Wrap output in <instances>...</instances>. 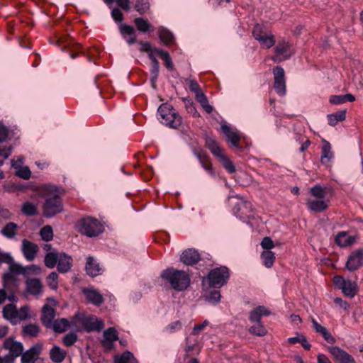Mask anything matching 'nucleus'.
<instances>
[{
  "mask_svg": "<svg viewBox=\"0 0 363 363\" xmlns=\"http://www.w3.org/2000/svg\"><path fill=\"white\" fill-rule=\"evenodd\" d=\"M160 65L158 63L152 64L150 69V82L151 85L154 89H156V82L159 75Z\"/></svg>",
  "mask_w": 363,
  "mask_h": 363,
  "instance_id": "nucleus-49",
  "label": "nucleus"
},
{
  "mask_svg": "<svg viewBox=\"0 0 363 363\" xmlns=\"http://www.w3.org/2000/svg\"><path fill=\"white\" fill-rule=\"evenodd\" d=\"M69 322L66 318H59L55 320L50 328H52L55 333H64L68 328H69Z\"/></svg>",
  "mask_w": 363,
  "mask_h": 363,
  "instance_id": "nucleus-38",
  "label": "nucleus"
},
{
  "mask_svg": "<svg viewBox=\"0 0 363 363\" xmlns=\"http://www.w3.org/2000/svg\"><path fill=\"white\" fill-rule=\"evenodd\" d=\"M220 297L221 295L220 291L217 290H213L211 291L210 294L205 297V300L211 304L216 305L220 301Z\"/></svg>",
  "mask_w": 363,
  "mask_h": 363,
  "instance_id": "nucleus-54",
  "label": "nucleus"
},
{
  "mask_svg": "<svg viewBox=\"0 0 363 363\" xmlns=\"http://www.w3.org/2000/svg\"><path fill=\"white\" fill-rule=\"evenodd\" d=\"M161 277L169 282L172 288L176 291L185 290L190 284L189 276L185 272L174 268L164 270Z\"/></svg>",
  "mask_w": 363,
  "mask_h": 363,
  "instance_id": "nucleus-3",
  "label": "nucleus"
},
{
  "mask_svg": "<svg viewBox=\"0 0 363 363\" xmlns=\"http://www.w3.org/2000/svg\"><path fill=\"white\" fill-rule=\"evenodd\" d=\"M274 74V88L279 96L286 94V80L284 70L281 67H276L273 71Z\"/></svg>",
  "mask_w": 363,
  "mask_h": 363,
  "instance_id": "nucleus-13",
  "label": "nucleus"
},
{
  "mask_svg": "<svg viewBox=\"0 0 363 363\" xmlns=\"http://www.w3.org/2000/svg\"><path fill=\"white\" fill-rule=\"evenodd\" d=\"M182 328V323L179 320H177L169 324L166 328L165 330L168 333H174Z\"/></svg>",
  "mask_w": 363,
  "mask_h": 363,
  "instance_id": "nucleus-61",
  "label": "nucleus"
},
{
  "mask_svg": "<svg viewBox=\"0 0 363 363\" xmlns=\"http://www.w3.org/2000/svg\"><path fill=\"white\" fill-rule=\"evenodd\" d=\"M158 35L160 40L164 45H169L174 41L172 33L163 26L158 28Z\"/></svg>",
  "mask_w": 363,
  "mask_h": 363,
  "instance_id": "nucleus-37",
  "label": "nucleus"
},
{
  "mask_svg": "<svg viewBox=\"0 0 363 363\" xmlns=\"http://www.w3.org/2000/svg\"><path fill=\"white\" fill-rule=\"evenodd\" d=\"M58 274L55 272H52L47 277L48 285L52 289H56L58 286Z\"/></svg>",
  "mask_w": 363,
  "mask_h": 363,
  "instance_id": "nucleus-55",
  "label": "nucleus"
},
{
  "mask_svg": "<svg viewBox=\"0 0 363 363\" xmlns=\"http://www.w3.org/2000/svg\"><path fill=\"white\" fill-rule=\"evenodd\" d=\"M158 118L165 125L177 129L182 123V118L171 104H162L158 108Z\"/></svg>",
  "mask_w": 363,
  "mask_h": 363,
  "instance_id": "nucleus-4",
  "label": "nucleus"
},
{
  "mask_svg": "<svg viewBox=\"0 0 363 363\" xmlns=\"http://www.w3.org/2000/svg\"><path fill=\"white\" fill-rule=\"evenodd\" d=\"M341 290L345 296L350 298H353L357 292L358 287L355 282L350 280H347Z\"/></svg>",
  "mask_w": 363,
  "mask_h": 363,
  "instance_id": "nucleus-39",
  "label": "nucleus"
},
{
  "mask_svg": "<svg viewBox=\"0 0 363 363\" xmlns=\"http://www.w3.org/2000/svg\"><path fill=\"white\" fill-rule=\"evenodd\" d=\"M229 269L221 266L211 269L207 277L203 279V284L207 282L209 287L220 288L225 285L229 279Z\"/></svg>",
  "mask_w": 363,
  "mask_h": 363,
  "instance_id": "nucleus-8",
  "label": "nucleus"
},
{
  "mask_svg": "<svg viewBox=\"0 0 363 363\" xmlns=\"http://www.w3.org/2000/svg\"><path fill=\"white\" fill-rule=\"evenodd\" d=\"M346 118V111H340L328 115V124L331 126L335 125L338 122L342 121Z\"/></svg>",
  "mask_w": 363,
  "mask_h": 363,
  "instance_id": "nucleus-41",
  "label": "nucleus"
},
{
  "mask_svg": "<svg viewBox=\"0 0 363 363\" xmlns=\"http://www.w3.org/2000/svg\"><path fill=\"white\" fill-rule=\"evenodd\" d=\"M269 314V311L264 306H258L250 312L249 319L251 322L259 323H261L262 316Z\"/></svg>",
  "mask_w": 363,
  "mask_h": 363,
  "instance_id": "nucleus-33",
  "label": "nucleus"
},
{
  "mask_svg": "<svg viewBox=\"0 0 363 363\" xmlns=\"http://www.w3.org/2000/svg\"><path fill=\"white\" fill-rule=\"evenodd\" d=\"M42 348V344L37 343L25 352H22L21 354V363H35L40 354Z\"/></svg>",
  "mask_w": 363,
  "mask_h": 363,
  "instance_id": "nucleus-17",
  "label": "nucleus"
},
{
  "mask_svg": "<svg viewBox=\"0 0 363 363\" xmlns=\"http://www.w3.org/2000/svg\"><path fill=\"white\" fill-rule=\"evenodd\" d=\"M135 9L140 14L146 13L150 9L149 0H135Z\"/></svg>",
  "mask_w": 363,
  "mask_h": 363,
  "instance_id": "nucleus-46",
  "label": "nucleus"
},
{
  "mask_svg": "<svg viewBox=\"0 0 363 363\" xmlns=\"http://www.w3.org/2000/svg\"><path fill=\"white\" fill-rule=\"evenodd\" d=\"M333 158V153L331 151V145L329 142L323 140L322 147L321 163L327 165Z\"/></svg>",
  "mask_w": 363,
  "mask_h": 363,
  "instance_id": "nucleus-35",
  "label": "nucleus"
},
{
  "mask_svg": "<svg viewBox=\"0 0 363 363\" xmlns=\"http://www.w3.org/2000/svg\"><path fill=\"white\" fill-rule=\"evenodd\" d=\"M21 211L27 216H35L38 213L37 206L30 202H25L22 205Z\"/></svg>",
  "mask_w": 363,
  "mask_h": 363,
  "instance_id": "nucleus-45",
  "label": "nucleus"
},
{
  "mask_svg": "<svg viewBox=\"0 0 363 363\" xmlns=\"http://www.w3.org/2000/svg\"><path fill=\"white\" fill-rule=\"evenodd\" d=\"M184 102L185 104V108L189 113L193 115L195 117L199 116V113H198L192 101L184 99Z\"/></svg>",
  "mask_w": 363,
  "mask_h": 363,
  "instance_id": "nucleus-58",
  "label": "nucleus"
},
{
  "mask_svg": "<svg viewBox=\"0 0 363 363\" xmlns=\"http://www.w3.org/2000/svg\"><path fill=\"white\" fill-rule=\"evenodd\" d=\"M42 196L45 198L43 205V214L46 218H52L63 211V205L57 188L50 184L41 188Z\"/></svg>",
  "mask_w": 363,
  "mask_h": 363,
  "instance_id": "nucleus-1",
  "label": "nucleus"
},
{
  "mask_svg": "<svg viewBox=\"0 0 363 363\" xmlns=\"http://www.w3.org/2000/svg\"><path fill=\"white\" fill-rule=\"evenodd\" d=\"M120 32L128 44L132 45L136 43L135 30L133 26L122 24L120 26Z\"/></svg>",
  "mask_w": 363,
  "mask_h": 363,
  "instance_id": "nucleus-25",
  "label": "nucleus"
},
{
  "mask_svg": "<svg viewBox=\"0 0 363 363\" xmlns=\"http://www.w3.org/2000/svg\"><path fill=\"white\" fill-rule=\"evenodd\" d=\"M180 260L186 265H194L200 260V255L195 249H188L182 252Z\"/></svg>",
  "mask_w": 363,
  "mask_h": 363,
  "instance_id": "nucleus-21",
  "label": "nucleus"
},
{
  "mask_svg": "<svg viewBox=\"0 0 363 363\" xmlns=\"http://www.w3.org/2000/svg\"><path fill=\"white\" fill-rule=\"evenodd\" d=\"M77 340V335L74 333H69L66 334L63 339L62 342L67 347L73 345Z\"/></svg>",
  "mask_w": 363,
  "mask_h": 363,
  "instance_id": "nucleus-56",
  "label": "nucleus"
},
{
  "mask_svg": "<svg viewBox=\"0 0 363 363\" xmlns=\"http://www.w3.org/2000/svg\"><path fill=\"white\" fill-rule=\"evenodd\" d=\"M55 317V311L48 304H45L42 308L41 322L45 328H50Z\"/></svg>",
  "mask_w": 363,
  "mask_h": 363,
  "instance_id": "nucleus-22",
  "label": "nucleus"
},
{
  "mask_svg": "<svg viewBox=\"0 0 363 363\" xmlns=\"http://www.w3.org/2000/svg\"><path fill=\"white\" fill-rule=\"evenodd\" d=\"M261 258L262 259L263 264L266 267L270 268L274 264L275 255L273 252L270 250H265L261 254Z\"/></svg>",
  "mask_w": 363,
  "mask_h": 363,
  "instance_id": "nucleus-43",
  "label": "nucleus"
},
{
  "mask_svg": "<svg viewBox=\"0 0 363 363\" xmlns=\"http://www.w3.org/2000/svg\"><path fill=\"white\" fill-rule=\"evenodd\" d=\"M249 331L251 334L257 336H264L267 333V329L261 323H257V325L252 326L249 329Z\"/></svg>",
  "mask_w": 363,
  "mask_h": 363,
  "instance_id": "nucleus-51",
  "label": "nucleus"
},
{
  "mask_svg": "<svg viewBox=\"0 0 363 363\" xmlns=\"http://www.w3.org/2000/svg\"><path fill=\"white\" fill-rule=\"evenodd\" d=\"M261 246L263 249L269 250L274 245L273 240L269 237H264L261 242Z\"/></svg>",
  "mask_w": 363,
  "mask_h": 363,
  "instance_id": "nucleus-62",
  "label": "nucleus"
},
{
  "mask_svg": "<svg viewBox=\"0 0 363 363\" xmlns=\"http://www.w3.org/2000/svg\"><path fill=\"white\" fill-rule=\"evenodd\" d=\"M86 272L89 276L94 277L99 275L101 269L99 264L96 262L93 257H89L85 266Z\"/></svg>",
  "mask_w": 363,
  "mask_h": 363,
  "instance_id": "nucleus-29",
  "label": "nucleus"
},
{
  "mask_svg": "<svg viewBox=\"0 0 363 363\" xmlns=\"http://www.w3.org/2000/svg\"><path fill=\"white\" fill-rule=\"evenodd\" d=\"M9 265V272L13 273L16 275L25 274V268L18 263H15L13 259L10 262L7 263Z\"/></svg>",
  "mask_w": 363,
  "mask_h": 363,
  "instance_id": "nucleus-53",
  "label": "nucleus"
},
{
  "mask_svg": "<svg viewBox=\"0 0 363 363\" xmlns=\"http://www.w3.org/2000/svg\"><path fill=\"white\" fill-rule=\"evenodd\" d=\"M40 331V326L37 323H27L22 327L21 333L24 337H35Z\"/></svg>",
  "mask_w": 363,
  "mask_h": 363,
  "instance_id": "nucleus-32",
  "label": "nucleus"
},
{
  "mask_svg": "<svg viewBox=\"0 0 363 363\" xmlns=\"http://www.w3.org/2000/svg\"><path fill=\"white\" fill-rule=\"evenodd\" d=\"M60 253L55 250L47 252L44 259L45 265L49 269H53L57 264Z\"/></svg>",
  "mask_w": 363,
  "mask_h": 363,
  "instance_id": "nucleus-36",
  "label": "nucleus"
},
{
  "mask_svg": "<svg viewBox=\"0 0 363 363\" xmlns=\"http://www.w3.org/2000/svg\"><path fill=\"white\" fill-rule=\"evenodd\" d=\"M363 265V248L359 249L353 252L349 256L347 263L346 268L350 271L353 272L357 270L361 266Z\"/></svg>",
  "mask_w": 363,
  "mask_h": 363,
  "instance_id": "nucleus-14",
  "label": "nucleus"
},
{
  "mask_svg": "<svg viewBox=\"0 0 363 363\" xmlns=\"http://www.w3.org/2000/svg\"><path fill=\"white\" fill-rule=\"evenodd\" d=\"M4 349L8 350L9 353L4 358V363H13L16 357L21 356L23 351V344L15 341L13 338H6L3 344Z\"/></svg>",
  "mask_w": 363,
  "mask_h": 363,
  "instance_id": "nucleus-9",
  "label": "nucleus"
},
{
  "mask_svg": "<svg viewBox=\"0 0 363 363\" xmlns=\"http://www.w3.org/2000/svg\"><path fill=\"white\" fill-rule=\"evenodd\" d=\"M189 88L191 92L194 93L196 101L201 104L204 111L211 113L213 109V106L208 104V99L203 93L198 82L194 79L189 80Z\"/></svg>",
  "mask_w": 363,
  "mask_h": 363,
  "instance_id": "nucleus-10",
  "label": "nucleus"
},
{
  "mask_svg": "<svg viewBox=\"0 0 363 363\" xmlns=\"http://www.w3.org/2000/svg\"><path fill=\"white\" fill-rule=\"evenodd\" d=\"M114 363H137V360L130 352L126 351L121 355L116 357Z\"/></svg>",
  "mask_w": 363,
  "mask_h": 363,
  "instance_id": "nucleus-42",
  "label": "nucleus"
},
{
  "mask_svg": "<svg viewBox=\"0 0 363 363\" xmlns=\"http://www.w3.org/2000/svg\"><path fill=\"white\" fill-rule=\"evenodd\" d=\"M192 152L199 161L202 167L212 177H215V172L210 158L206 152L201 147H192Z\"/></svg>",
  "mask_w": 363,
  "mask_h": 363,
  "instance_id": "nucleus-12",
  "label": "nucleus"
},
{
  "mask_svg": "<svg viewBox=\"0 0 363 363\" xmlns=\"http://www.w3.org/2000/svg\"><path fill=\"white\" fill-rule=\"evenodd\" d=\"M221 130L227 138L228 142L230 143L232 146L236 148L240 147L239 144L240 136L235 129L232 128L226 124H223L221 125Z\"/></svg>",
  "mask_w": 363,
  "mask_h": 363,
  "instance_id": "nucleus-19",
  "label": "nucleus"
},
{
  "mask_svg": "<svg viewBox=\"0 0 363 363\" xmlns=\"http://www.w3.org/2000/svg\"><path fill=\"white\" fill-rule=\"evenodd\" d=\"M277 57L279 61L288 59L291 54L289 52V45L287 42L279 41L274 48Z\"/></svg>",
  "mask_w": 363,
  "mask_h": 363,
  "instance_id": "nucleus-28",
  "label": "nucleus"
},
{
  "mask_svg": "<svg viewBox=\"0 0 363 363\" xmlns=\"http://www.w3.org/2000/svg\"><path fill=\"white\" fill-rule=\"evenodd\" d=\"M13 260L11 255L9 252H3L0 250V264L1 263H10Z\"/></svg>",
  "mask_w": 363,
  "mask_h": 363,
  "instance_id": "nucleus-64",
  "label": "nucleus"
},
{
  "mask_svg": "<svg viewBox=\"0 0 363 363\" xmlns=\"http://www.w3.org/2000/svg\"><path fill=\"white\" fill-rule=\"evenodd\" d=\"M111 16L117 23L121 22L123 20V15L121 11L118 8H115L112 10Z\"/></svg>",
  "mask_w": 363,
  "mask_h": 363,
  "instance_id": "nucleus-63",
  "label": "nucleus"
},
{
  "mask_svg": "<svg viewBox=\"0 0 363 363\" xmlns=\"http://www.w3.org/2000/svg\"><path fill=\"white\" fill-rule=\"evenodd\" d=\"M311 323L315 332L321 335L327 342L333 344L336 342L335 338L326 329V328L320 325L315 319L311 318Z\"/></svg>",
  "mask_w": 363,
  "mask_h": 363,
  "instance_id": "nucleus-26",
  "label": "nucleus"
},
{
  "mask_svg": "<svg viewBox=\"0 0 363 363\" xmlns=\"http://www.w3.org/2000/svg\"><path fill=\"white\" fill-rule=\"evenodd\" d=\"M354 237L351 236L346 232H340L335 236V243L341 247H345L352 245L354 242Z\"/></svg>",
  "mask_w": 363,
  "mask_h": 363,
  "instance_id": "nucleus-31",
  "label": "nucleus"
},
{
  "mask_svg": "<svg viewBox=\"0 0 363 363\" xmlns=\"http://www.w3.org/2000/svg\"><path fill=\"white\" fill-rule=\"evenodd\" d=\"M267 33L263 31L262 27L260 25L257 24L253 29L252 35L253 37L259 41L261 38Z\"/></svg>",
  "mask_w": 363,
  "mask_h": 363,
  "instance_id": "nucleus-60",
  "label": "nucleus"
},
{
  "mask_svg": "<svg viewBox=\"0 0 363 363\" xmlns=\"http://www.w3.org/2000/svg\"><path fill=\"white\" fill-rule=\"evenodd\" d=\"M25 268V274L24 276H28L30 274L38 275L40 274L42 272L41 267L35 264H31L30 266H27Z\"/></svg>",
  "mask_w": 363,
  "mask_h": 363,
  "instance_id": "nucleus-59",
  "label": "nucleus"
},
{
  "mask_svg": "<svg viewBox=\"0 0 363 363\" xmlns=\"http://www.w3.org/2000/svg\"><path fill=\"white\" fill-rule=\"evenodd\" d=\"M206 146L209 149L211 152L217 157L222 163L224 168L229 173H234L235 167L233 162L226 156L223 150L218 145V142L213 137L207 136L206 138Z\"/></svg>",
  "mask_w": 363,
  "mask_h": 363,
  "instance_id": "nucleus-6",
  "label": "nucleus"
},
{
  "mask_svg": "<svg viewBox=\"0 0 363 363\" xmlns=\"http://www.w3.org/2000/svg\"><path fill=\"white\" fill-rule=\"evenodd\" d=\"M2 315L12 325H16L30 318V308L28 306H23L18 309L16 305L9 303L4 307Z\"/></svg>",
  "mask_w": 363,
  "mask_h": 363,
  "instance_id": "nucleus-5",
  "label": "nucleus"
},
{
  "mask_svg": "<svg viewBox=\"0 0 363 363\" xmlns=\"http://www.w3.org/2000/svg\"><path fill=\"white\" fill-rule=\"evenodd\" d=\"M40 235L42 240L48 242L53 238V231L50 225H45L40 230Z\"/></svg>",
  "mask_w": 363,
  "mask_h": 363,
  "instance_id": "nucleus-48",
  "label": "nucleus"
},
{
  "mask_svg": "<svg viewBox=\"0 0 363 363\" xmlns=\"http://www.w3.org/2000/svg\"><path fill=\"white\" fill-rule=\"evenodd\" d=\"M118 333L114 328H109L104 332L101 345L106 351L113 347V342L118 340Z\"/></svg>",
  "mask_w": 363,
  "mask_h": 363,
  "instance_id": "nucleus-18",
  "label": "nucleus"
},
{
  "mask_svg": "<svg viewBox=\"0 0 363 363\" xmlns=\"http://www.w3.org/2000/svg\"><path fill=\"white\" fill-rule=\"evenodd\" d=\"M26 288L28 293L37 296L43 291V284L40 279L38 278L27 279L26 281Z\"/></svg>",
  "mask_w": 363,
  "mask_h": 363,
  "instance_id": "nucleus-23",
  "label": "nucleus"
},
{
  "mask_svg": "<svg viewBox=\"0 0 363 363\" xmlns=\"http://www.w3.org/2000/svg\"><path fill=\"white\" fill-rule=\"evenodd\" d=\"M82 323L87 332L101 331L104 327V322L96 317L89 316L84 318Z\"/></svg>",
  "mask_w": 363,
  "mask_h": 363,
  "instance_id": "nucleus-20",
  "label": "nucleus"
},
{
  "mask_svg": "<svg viewBox=\"0 0 363 363\" xmlns=\"http://www.w3.org/2000/svg\"><path fill=\"white\" fill-rule=\"evenodd\" d=\"M16 174L23 179H28L30 178L31 172L28 167H21L16 169Z\"/></svg>",
  "mask_w": 363,
  "mask_h": 363,
  "instance_id": "nucleus-57",
  "label": "nucleus"
},
{
  "mask_svg": "<svg viewBox=\"0 0 363 363\" xmlns=\"http://www.w3.org/2000/svg\"><path fill=\"white\" fill-rule=\"evenodd\" d=\"M158 53V55L164 60V65L169 70H172L174 69V65L172 61V59L169 56V54L164 50H156Z\"/></svg>",
  "mask_w": 363,
  "mask_h": 363,
  "instance_id": "nucleus-50",
  "label": "nucleus"
},
{
  "mask_svg": "<svg viewBox=\"0 0 363 363\" xmlns=\"http://www.w3.org/2000/svg\"><path fill=\"white\" fill-rule=\"evenodd\" d=\"M83 294L86 298L95 306H100L104 302L102 295L96 290L91 289H84Z\"/></svg>",
  "mask_w": 363,
  "mask_h": 363,
  "instance_id": "nucleus-27",
  "label": "nucleus"
},
{
  "mask_svg": "<svg viewBox=\"0 0 363 363\" xmlns=\"http://www.w3.org/2000/svg\"><path fill=\"white\" fill-rule=\"evenodd\" d=\"M66 356V351L57 345H54L50 350V358L54 363H62Z\"/></svg>",
  "mask_w": 363,
  "mask_h": 363,
  "instance_id": "nucleus-30",
  "label": "nucleus"
},
{
  "mask_svg": "<svg viewBox=\"0 0 363 363\" xmlns=\"http://www.w3.org/2000/svg\"><path fill=\"white\" fill-rule=\"evenodd\" d=\"M16 281V275L9 271L3 275V286L5 289L9 285L14 284Z\"/></svg>",
  "mask_w": 363,
  "mask_h": 363,
  "instance_id": "nucleus-52",
  "label": "nucleus"
},
{
  "mask_svg": "<svg viewBox=\"0 0 363 363\" xmlns=\"http://www.w3.org/2000/svg\"><path fill=\"white\" fill-rule=\"evenodd\" d=\"M311 197L306 200L308 209L312 212L321 213L325 211L329 206V200L325 199V189L320 184L309 189Z\"/></svg>",
  "mask_w": 363,
  "mask_h": 363,
  "instance_id": "nucleus-2",
  "label": "nucleus"
},
{
  "mask_svg": "<svg viewBox=\"0 0 363 363\" xmlns=\"http://www.w3.org/2000/svg\"><path fill=\"white\" fill-rule=\"evenodd\" d=\"M134 23L137 29L142 33L147 32L151 28V25L149 23L148 21L143 18H135Z\"/></svg>",
  "mask_w": 363,
  "mask_h": 363,
  "instance_id": "nucleus-44",
  "label": "nucleus"
},
{
  "mask_svg": "<svg viewBox=\"0 0 363 363\" xmlns=\"http://www.w3.org/2000/svg\"><path fill=\"white\" fill-rule=\"evenodd\" d=\"M355 100V97L351 94L345 95H333L330 98V102L332 104H342L346 101L352 102Z\"/></svg>",
  "mask_w": 363,
  "mask_h": 363,
  "instance_id": "nucleus-40",
  "label": "nucleus"
},
{
  "mask_svg": "<svg viewBox=\"0 0 363 363\" xmlns=\"http://www.w3.org/2000/svg\"><path fill=\"white\" fill-rule=\"evenodd\" d=\"M330 353L338 363H355L354 359L347 352L339 347L333 346L328 347Z\"/></svg>",
  "mask_w": 363,
  "mask_h": 363,
  "instance_id": "nucleus-16",
  "label": "nucleus"
},
{
  "mask_svg": "<svg viewBox=\"0 0 363 363\" xmlns=\"http://www.w3.org/2000/svg\"><path fill=\"white\" fill-rule=\"evenodd\" d=\"M259 43L263 47L269 49L275 43L274 36L272 33H266L259 40Z\"/></svg>",
  "mask_w": 363,
  "mask_h": 363,
  "instance_id": "nucleus-47",
  "label": "nucleus"
},
{
  "mask_svg": "<svg viewBox=\"0 0 363 363\" xmlns=\"http://www.w3.org/2000/svg\"><path fill=\"white\" fill-rule=\"evenodd\" d=\"M233 212L236 217L244 222L254 217L252 204L247 201H240L236 203L233 208Z\"/></svg>",
  "mask_w": 363,
  "mask_h": 363,
  "instance_id": "nucleus-11",
  "label": "nucleus"
},
{
  "mask_svg": "<svg viewBox=\"0 0 363 363\" xmlns=\"http://www.w3.org/2000/svg\"><path fill=\"white\" fill-rule=\"evenodd\" d=\"M18 228V226L16 223L13 222H9L1 230V233L8 239H13L17 234Z\"/></svg>",
  "mask_w": 363,
  "mask_h": 363,
  "instance_id": "nucleus-34",
  "label": "nucleus"
},
{
  "mask_svg": "<svg viewBox=\"0 0 363 363\" xmlns=\"http://www.w3.org/2000/svg\"><path fill=\"white\" fill-rule=\"evenodd\" d=\"M72 266V258L65 252H60L57 261V270L60 273L69 272Z\"/></svg>",
  "mask_w": 363,
  "mask_h": 363,
  "instance_id": "nucleus-24",
  "label": "nucleus"
},
{
  "mask_svg": "<svg viewBox=\"0 0 363 363\" xmlns=\"http://www.w3.org/2000/svg\"><path fill=\"white\" fill-rule=\"evenodd\" d=\"M78 230L87 237H96L103 232L101 222L93 217H85L80 219L77 223Z\"/></svg>",
  "mask_w": 363,
  "mask_h": 363,
  "instance_id": "nucleus-7",
  "label": "nucleus"
},
{
  "mask_svg": "<svg viewBox=\"0 0 363 363\" xmlns=\"http://www.w3.org/2000/svg\"><path fill=\"white\" fill-rule=\"evenodd\" d=\"M21 250L26 259L31 262L36 257L39 247L35 243L23 239L22 240Z\"/></svg>",
  "mask_w": 363,
  "mask_h": 363,
  "instance_id": "nucleus-15",
  "label": "nucleus"
}]
</instances>
